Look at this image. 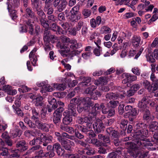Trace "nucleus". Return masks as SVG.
<instances>
[{
	"label": "nucleus",
	"instance_id": "nucleus-49",
	"mask_svg": "<svg viewBox=\"0 0 158 158\" xmlns=\"http://www.w3.org/2000/svg\"><path fill=\"white\" fill-rule=\"evenodd\" d=\"M48 20L47 22L49 23H56L57 21V18L53 15H48L47 17Z\"/></svg>",
	"mask_w": 158,
	"mask_h": 158
},
{
	"label": "nucleus",
	"instance_id": "nucleus-17",
	"mask_svg": "<svg viewBox=\"0 0 158 158\" xmlns=\"http://www.w3.org/2000/svg\"><path fill=\"white\" fill-rule=\"evenodd\" d=\"M82 101V105L85 108V109H87L88 111L89 109H90L91 106H94V102L92 101L91 98L88 97L83 98Z\"/></svg>",
	"mask_w": 158,
	"mask_h": 158
},
{
	"label": "nucleus",
	"instance_id": "nucleus-12",
	"mask_svg": "<svg viewBox=\"0 0 158 158\" xmlns=\"http://www.w3.org/2000/svg\"><path fill=\"white\" fill-rule=\"evenodd\" d=\"M75 127L76 128L75 129L74 136L80 139H83L84 136L83 133L86 134L88 131H85V130H82L79 125H75Z\"/></svg>",
	"mask_w": 158,
	"mask_h": 158
},
{
	"label": "nucleus",
	"instance_id": "nucleus-25",
	"mask_svg": "<svg viewBox=\"0 0 158 158\" xmlns=\"http://www.w3.org/2000/svg\"><path fill=\"white\" fill-rule=\"evenodd\" d=\"M37 51V49L34 48L30 52L29 55V58L31 63L33 66H35L37 60V58L35 55V52Z\"/></svg>",
	"mask_w": 158,
	"mask_h": 158
},
{
	"label": "nucleus",
	"instance_id": "nucleus-15",
	"mask_svg": "<svg viewBox=\"0 0 158 158\" xmlns=\"http://www.w3.org/2000/svg\"><path fill=\"white\" fill-rule=\"evenodd\" d=\"M61 144L69 153H70L73 151V148L75 146L74 142L68 140L63 141Z\"/></svg>",
	"mask_w": 158,
	"mask_h": 158
},
{
	"label": "nucleus",
	"instance_id": "nucleus-31",
	"mask_svg": "<svg viewBox=\"0 0 158 158\" xmlns=\"http://www.w3.org/2000/svg\"><path fill=\"white\" fill-rule=\"evenodd\" d=\"M53 146L48 145L47 147V150L48 152L46 153L45 155L46 156L49 157H53L54 156L55 154L53 152Z\"/></svg>",
	"mask_w": 158,
	"mask_h": 158
},
{
	"label": "nucleus",
	"instance_id": "nucleus-53",
	"mask_svg": "<svg viewBox=\"0 0 158 158\" xmlns=\"http://www.w3.org/2000/svg\"><path fill=\"white\" fill-rule=\"evenodd\" d=\"M9 12L10 15L12 20H14L16 19L18 17V15H17V12L16 10H12Z\"/></svg>",
	"mask_w": 158,
	"mask_h": 158
},
{
	"label": "nucleus",
	"instance_id": "nucleus-40",
	"mask_svg": "<svg viewBox=\"0 0 158 158\" xmlns=\"http://www.w3.org/2000/svg\"><path fill=\"white\" fill-rule=\"evenodd\" d=\"M126 144L127 145L128 148L131 150V151H129L131 152L135 151V149L137 148L136 145L134 143L128 142L126 143Z\"/></svg>",
	"mask_w": 158,
	"mask_h": 158
},
{
	"label": "nucleus",
	"instance_id": "nucleus-4",
	"mask_svg": "<svg viewBox=\"0 0 158 158\" xmlns=\"http://www.w3.org/2000/svg\"><path fill=\"white\" fill-rule=\"evenodd\" d=\"M33 23V20L30 19H28L26 21L25 25H21L19 27V30L20 33L27 32L28 28L29 29L28 33L31 35H34L35 33L34 32Z\"/></svg>",
	"mask_w": 158,
	"mask_h": 158
},
{
	"label": "nucleus",
	"instance_id": "nucleus-56",
	"mask_svg": "<svg viewBox=\"0 0 158 158\" xmlns=\"http://www.w3.org/2000/svg\"><path fill=\"white\" fill-rule=\"evenodd\" d=\"M41 126L42 127L40 128L41 130L46 132H48L49 131V129L50 128V124L43 123Z\"/></svg>",
	"mask_w": 158,
	"mask_h": 158
},
{
	"label": "nucleus",
	"instance_id": "nucleus-6",
	"mask_svg": "<svg viewBox=\"0 0 158 158\" xmlns=\"http://www.w3.org/2000/svg\"><path fill=\"white\" fill-rule=\"evenodd\" d=\"M100 106L102 113L104 114H107L108 117H111L114 115L115 110L110 107L108 103H101Z\"/></svg>",
	"mask_w": 158,
	"mask_h": 158
},
{
	"label": "nucleus",
	"instance_id": "nucleus-59",
	"mask_svg": "<svg viewBox=\"0 0 158 158\" xmlns=\"http://www.w3.org/2000/svg\"><path fill=\"white\" fill-rule=\"evenodd\" d=\"M110 106L114 110L119 104V102L117 101H110L109 103Z\"/></svg>",
	"mask_w": 158,
	"mask_h": 158
},
{
	"label": "nucleus",
	"instance_id": "nucleus-36",
	"mask_svg": "<svg viewBox=\"0 0 158 158\" xmlns=\"http://www.w3.org/2000/svg\"><path fill=\"white\" fill-rule=\"evenodd\" d=\"M87 141L89 143H92L97 146L98 147L102 145V142L101 140L100 141L97 139H87Z\"/></svg>",
	"mask_w": 158,
	"mask_h": 158
},
{
	"label": "nucleus",
	"instance_id": "nucleus-57",
	"mask_svg": "<svg viewBox=\"0 0 158 158\" xmlns=\"http://www.w3.org/2000/svg\"><path fill=\"white\" fill-rule=\"evenodd\" d=\"M10 3L14 8H18L19 6V0H10Z\"/></svg>",
	"mask_w": 158,
	"mask_h": 158
},
{
	"label": "nucleus",
	"instance_id": "nucleus-54",
	"mask_svg": "<svg viewBox=\"0 0 158 158\" xmlns=\"http://www.w3.org/2000/svg\"><path fill=\"white\" fill-rule=\"evenodd\" d=\"M101 29L103 30L101 32V33L102 34L104 33L106 34H109L111 32V29L106 26H103L101 28Z\"/></svg>",
	"mask_w": 158,
	"mask_h": 158
},
{
	"label": "nucleus",
	"instance_id": "nucleus-64",
	"mask_svg": "<svg viewBox=\"0 0 158 158\" xmlns=\"http://www.w3.org/2000/svg\"><path fill=\"white\" fill-rule=\"evenodd\" d=\"M158 19V15L156 13L154 14L151 19L148 22L149 25H151L152 22L155 21Z\"/></svg>",
	"mask_w": 158,
	"mask_h": 158
},
{
	"label": "nucleus",
	"instance_id": "nucleus-24",
	"mask_svg": "<svg viewBox=\"0 0 158 158\" xmlns=\"http://www.w3.org/2000/svg\"><path fill=\"white\" fill-rule=\"evenodd\" d=\"M91 107V108H90V109H89V113L93 114L94 116L96 115L98 112L101 110L100 105L98 103H96L94 106Z\"/></svg>",
	"mask_w": 158,
	"mask_h": 158
},
{
	"label": "nucleus",
	"instance_id": "nucleus-26",
	"mask_svg": "<svg viewBox=\"0 0 158 158\" xmlns=\"http://www.w3.org/2000/svg\"><path fill=\"white\" fill-rule=\"evenodd\" d=\"M11 87L8 85H6L2 87V90L5 91L7 93L10 95H14L17 93L15 89L11 90Z\"/></svg>",
	"mask_w": 158,
	"mask_h": 158
},
{
	"label": "nucleus",
	"instance_id": "nucleus-63",
	"mask_svg": "<svg viewBox=\"0 0 158 158\" xmlns=\"http://www.w3.org/2000/svg\"><path fill=\"white\" fill-rule=\"evenodd\" d=\"M85 25L84 24V22L83 21H80L78 22L77 24L76 25L75 28L77 30V31H79L82 28L83 26Z\"/></svg>",
	"mask_w": 158,
	"mask_h": 158
},
{
	"label": "nucleus",
	"instance_id": "nucleus-29",
	"mask_svg": "<svg viewBox=\"0 0 158 158\" xmlns=\"http://www.w3.org/2000/svg\"><path fill=\"white\" fill-rule=\"evenodd\" d=\"M66 86L67 84L65 83H54L53 84V90L56 89L60 91H63L66 88Z\"/></svg>",
	"mask_w": 158,
	"mask_h": 158
},
{
	"label": "nucleus",
	"instance_id": "nucleus-2",
	"mask_svg": "<svg viewBox=\"0 0 158 158\" xmlns=\"http://www.w3.org/2000/svg\"><path fill=\"white\" fill-rule=\"evenodd\" d=\"M52 137L50 135H44L42 134L40 137L34 138L29 142L30 145L35 144H42L44 146H48V144L52 142Z\"/></svg>",
	"mask_w": 158,
	"mask_h": 158
},
{
	"label": "nucleus",
	"instance_id": "nucleus-14",
	"mask_svg": "<svg viewBox=\"0 0 158 158\" xmlns=\"http://www.w3.org/2000/svg\"><path fill=\"white\" fill-rule=\"evenodd\" d=\"M45 82H37V86L39 87H42L40 90V92L42 93H46L47 92H51L53 90V88L51 86L48 84H46Z\"/></svg>",
	"mask_w": 158,
	"mask_h": 158
},
{
	"label": "nucleus",
	"instance_id": "nucleus-32",
	"mask_svg": "<svg viewBox=\"0 0 158 158\" xmlns=\"http://www.w3.org/2000/svg\"><path fill=\"white\" fill-rule=\"evenodd\" d=\"M33 147L28 150L26 152V154L31 153L32 152H34L35 154L36 152L39 151L41 148V146L40 144H35L34 145H31Z\"/></svg>",
	"mask_w": 158,
	"mask_h": 158
},
{
	"label": "nucleus",
	"instance_id": "nucleus-45",
	"mask_svg": "<svg viewBox=\"0 0 158 158\" xmlns=\"http://www.w3.org/2000/svg\"><path fill=\"white\" fill-rule=\"evenodd\" d=\"M142 83L144 87L146 89H147L149 92H150L151 90H152V87L150 82L147 80L144 79L143 80Z\"/></svg>",
	"mask_w": 158,
	"mask_h": 158
},
{
	"label": "nucleus",
	"instance_id": "nucleus-42",
	"mask_svg": "<svg viewBox=\"0 0 158 158\" xmlns=\"http://www.w3.org/2000/svg\"><path fill=\"white\" fill-rule=\"evenodd\" d=\"M68 4V2H61L60 4L57 6L58 11L60 12H62Z\"/></svg>",
	"mask_w": 158,
	"mask_h": 158
},
{
	"label": "nucleus",
	"instance_id": "nucleus-22",
	"mask_svg": "<svg viewBox=\"0 0 158 158\" xmlns=\"http://www.w3.org/2000/svg\"><path fill=\"white\" fill-rule=\"evenodd\" d=\"M16 147L20 152H22L28 149L27 146L26 145V141L22 140L17 142L16 144Z\"/></svg>",
	"mask_w": 158,
	"mask_h": 158
},
{
	"label": "nucleus",
	"instance_id": "nucleus-23",
	"mask_svg": "<svg viewBox=\"0 0 158 158\" xmlns=\"http://www.w3.org/2000/svg\"><path fill=\"white\" fill-rule=\"evenodd\" d=\"M141 102H142L143 105L145 104L144 106L145 105L146 108H147V104H149V105L152 107L155 106V102L149 99L147 96H144L141 100L139 102V103Z\"/></svg>",
	"mask_w": 158,
	"mask_h": 158
},
{
	"label": "nucleus",
	"instance_id": "nucleus-19",
	"mask_svg": "<svg viewBox=\"0 0 158 158\" xmlns=\"http://www.w3.org/2000/svg\"><path fill=\"white\" fill-rule=\"evenodd\" d=\"M54 134L56 139L60 142L61 143L63 141L65 140V139L66 138L69 137V134L65 132H56Z\"/></svg>",
	"mask_w": 158,
	"mask_h": 158
},
{
	"label": "nucleus",
	"instance_id": "nucleus-51",
	"mask_svg": "<svg viewBox=\"0 0 158 158\" xmlns=\"http://www.w3.org/2000/svg\"><path fill=\"white\" fill-rule=\"evenodd\" d=\"M152 54V52L150 51L148 55L146 56L148 61L151 63H153L155 62V60L153 58Z\"/></svg>",
	"mask_w": 158,
	"mask_h": 158
},
{
	"label": "nucleus",
	"instance_id": "nucleus-16",
	"mask_svg": "<svg viewBox=\"0 0 158 158\" xmlns=\"http://www.w3.org/2000/svg\"><path fill=\"white\" fill-rule=\"evenodd\" d=\"M49 105H48L46 107L47 110L49 112H51L53 110H56L57 108V104L56 99L54 98L48 100Z\"/></svg>",
	"mask_w": 158,
	"mask_h": 158
},
{
	"label": "nucleus",
	"instance_id": "nucleus-46",
	"mask_svg": "<svg viewBox=\"0 0 158 158\" xmlns=\"http://www.w3.org/2000/svg\"><path fill=\"white\" fill-rule=\"evenodd\" d=\"M158 125V122L156 121L151 122L149 125V129L150 131L153 132L156 131L157 125Z\"/></svg>",
	"mask_w": 158,
	"mask_h": 158
},
{
	"label": "nucleus",
	"instance_id": "nucleus-28",
	"mask_svg": "<svg viewBox=\"0 0 158 158\" xmlns=\"http://www.w3.org/2000/svg\"><path fill=\"white\" fill-rule=\"evenodd\" d=\"M68 108L69 111L74 116H76L77 115V114L76 111V106L74 103H72L70 101V104L68 105Z\"/></svg>",
	"mask_w": 158,
	"mask_h": 158
},
{
	"label": "nucleus",
	"instance_id": "nucleus-10",
	"mask_svg": "<svg viewBox=\"0 0 158 158\" xmlns=\"http://www.w3.org/2000/svg\"><path fill=\"white\" fill-rule=\"evenodd\" d=\"M62 109L58 110H56L53 114V121L54 123L56 125H59L61 122L63 111Z\"/></svg>",
	"mask_w": 158,
	"mask_h": 158
},
{
	"label": "nucleus",
	"instance_id": "nucleus-9",
	"mask_svg": "<svg viewBox=\"0 0 158 158\" xmlns=\"http://www.w3.org/2000/svg\"><path fill=\"white\" fill-rule=\"evenodd\" d=\"M84 124L83 125H80L82 130H86L88 131L92 129V119L91 117H85L84 118Z\"/></svg>",
	"mask_w": 158,
	"mask_h": 158
},
{
	"label": "nucleus",
	"instance_id": "nucleus-38",
	"mask_svg": "<svg viewBox=\"0 0 158 158\" xmlns=\"http://www.w3.org/2000/svg\"><path fill=\"white\" fill-rule=\"evenodd\" d=\"M82 77L81 79L83 85L88 86L91 84V78L90 77Z\"/></svg>",
	"mask_w": 158,
	"mask_h": 158
},
{
	"label": "nucleus",
	"instance_id": "nucleus-44",
	"mask_svg": "<svg viewBox=\"0 0 158 158\" xmlns=\"http://www.w3.org/2000/svg\"><path fill=\"white\" fill-rule=\"evenodd\" d=\"M124 74L125 73H124ZM125 76L127 81L129 82L134 81L137 79V76L135 75H131L130 73H126Z\"/></svg>",
	"mask_w": 158,
	"mask_h": 158
},
{
	"label": "nucleus",
	"instance_id": "nucleus-7",
	"mask_svg": "<svg viewBox=\"0 0 158 158\" xmlns=\"http://www.w3.org/2000/svg\"><path fill=\"white\" fill-rule=\"evenodd\" d=\"M43 40L45 43H54L56 40V37L54 35H52L49 30H44L43 34Z\"/></svg>",
	"mask_w": 158,
	"mask_h": 158
},
{
	"label": "nucleus",
	"instance_id": "nucleus-13",
	"mask_svg": "<svg viewBox=\"0 0 158 158\" xmlns=\"http://www.w3.org/2000/svg\"><path fill=\"white\" fill-rule=\"evenodd\" d=\"M125 92L124 90H122L121 94L114 93L113 92H110L106 94L105 97L106 98L108 99L115 100L117 99L119 97L121 98L124 97L125 96Z\"/></svg>",
	"mask_w": 158,
	"mask_h": 158
},
{
	"label": "nucleus",
	"instance_id": "nucleus-47",
	"mask_svg": "<svg viewBox=\"0 0 158 158\" xmlns=\"http://www.w3.org/2000/svg\"><path fill=\"white\" fill-rule=\"evenodd\" d=\"M93 92L92 95V99L94 100H97L98 97H100L102 95V92L98 90H96Z\"/></svg>",
	"mask_w": 158,
	"mask_h": 158
},
{
	"label": "nucleus",
	"instance_id": "nucleus-60",
	"mask_svg": "<svg viewBox=\"0 0 158 158\" xmlns=\"http://www.w3.org/2000/svg\"><path fill=\"white\" fill-rule=\"evenodd\" d=\"M45 154L46 153H44L43 152V151L42 150L40 149L39 151L36 152L35 154L36 155L35 156H37L39 157V158H42V157H48L46 156Z\"/></svg>",
	"mask_w": 158,
	"mask_h": 158
},
{
	"label": "nucleus",
	"instance_id": "nucleus-27",
	"mask_svg": "<svg viewBox=\"0 0 158 158\" xmlns=\"http://www.w3.org/2000/svg\"><path fill=\"white\" fill-rule=\"evenodd\" d=\"M22 134V131L19 128H16L11 131L10 137L12 138H15L17 136L20 137Z\"/></svg>",
	"mask_w": 158,
	"mask_h": 158
},
{
	"label": "nucleus",
	"instance_id": "nucleus-8",
	"mask_svg": "<svg viewBox=\"0 0 158 158\" xmlns=\"http://www.w3.org/2000/svg\"><path fill=\"white\" fill-rule=\"evenodd\" d=\"M95 132L99 133L103 131L105 127L103 121L100 119H97L92 125Z\"/></svg>",
	"mask_w": 158,
	"mask_h": 158
},
{
	"label": "nucleus",
	"instance_id": "nucleus-58",
	"mask_svg": "<svg viewBox=\"0 0 158 158\" xmlns=\"http://www.w3.org/2000/svg\"><path fill=\"white\" fill-rule=\"evenodd\" d=\"M88 33V29L86 25L83 26L81 30V33L82 35L84 37H85Z\"/></svg>",
	"mask_w": 158,
	"mask_h": 158
},
{
	"label": "nucleus",
	"instance_id": "nucleus-61",
	"mask_svg": "<svg viewBox=\"0 0 158 158\" xmlns=\"http://www.w3.org/2000/svg\"><path fill=\"white\" fill-rule=\"evenodd\" d=\"M3 140V142L4 143V146L6 147V145L8 146L11 147L13 145V142L12 140L10 137L6 139H4Z\"/></svg>",
	"mask_w": 158,
	"mask_h": 158
},
{
	"label": "nucleus",
	"instance_id": "nucleus-11",
	"mask_svg": "<svg viewBox=\"0 0 158 158\" xmlns=\"http://www.w3.org/2000/svg\"><path fill=\"white\" fill-rule=\"evenodd\" d=\"M63 115L64 117L62 119V122L64 125H68L72 124L73 121V115L70 114V111L68 110L64 111L63 113Z\"/></svg>",
	"mask_w": 158,
	"mask_h": 158
},
{
	"label": "nucleus",
	"instance_id": "nucleus-21",
	"mask_svg": "<svg viewBox=\"0 0 158 158\" xmlns=\"http://www.w3.org/2000/svg\"><path fill=\"white\" fill-rule=\"evenodd\" d=\"M82 46V44L81 43H77V40H71L68 44L69 49L73 51L81 48Z\"/></svg>",
	"mask_w": 158,
	"mask_h": 158
},
{
	"label": "nucleus",
	"instance_id": "nucleus-39",
	"mask_svg": "<svg viewBox=\"0 0 158 158\" xmlns=\"http://www.w3.org/2000/svg\"><path fill=\"white\" fill-rule=\"evenodd\" d=\"M35 9L36 10V13L40 20L46 18V15L42 10L38 9V8Z\"/></svg>",
	"mask_w": 158,
	"mask_h": 158
},
{
	"label": "nucleus",
	"instance_id": "nucleus-62",
	"mask_svg": "<svg viewBox=\"0 0 158 158\" xmlns=\"http://www.w3.org/2000/svg\"><path fill=\"white\" fill-rule=\"evenodd\" d=\"M140 108L139 109L137 108H132L130 114L136 117L138 114Z\"/></svg>",
	"mask_w": 158,
	"mask_h": 158
},
{
	"label": "nucleus",
	"instance_id": "nucleus-5",
	"mask_svg": "<svg viewBox=\"0 0 158 158\" xmlns=\"http://www.w3.org/2000/svg\"><path fill=\"white\" fill-rule=\"evenodd\" d=\"M144 104L143 105L142 102L139 103L138 107L140 108V111L143 114V119L148 122L152 119L151 113L149 110L146 108Z\"/></svg>",
	"mask_w": 158,
	"mask_h": 158
},
{
	"label": "nucleus",
	"instance_id": "nucleus-30",
	"mask_svg": "<svg viewBox=\"0 0 158 158\" xmlns=\"http://www.w3.org/2000/svg\"><path fill=\"white\" fill-rule=\"evenodd\" d=\"M32 116L31 119L33 120L38 119L40 117V114L39 111L37 110L35 108L32 109Z\"/></svg>",
	"mask_w": 158,
	"mask_h": 158
},
{
	"label": "nucleus",
	"instance_id": "nucleus-48",
	"mask_svg": "<svg viewBox=\"0 0 158 158\" xmlns=\"http://www.w3.org/2000/svg\"><path fill=\"white\" fill-rule=\"evenodd\" d=\"M96 88V87L94 85H92L90 86L87 88L85 90V92L87 94H89L91 95L93 94V92L94 91Z\"/></svg>",
	"mask_w": 158,
	"mask_h": 158
},
{
	"label": "nucleus",
	"instance_id": "nucleus-18",
	"mask_svg": "<svg viewBox=\"0 0 158 158\" xmlns=\"http://www.w3.org/2000/svg\"><path fill=\"white\" fill-rule=\"evenodd\" d=\"M50 29L52 31L55 32L56 34L57 35L63 34L62 29L60 26H58L56 23L50 24Z\"/></svg>",
	"mask_w": 158,
	"mask_h": 158
},
{
	"label": "nucleus",
	"instance_id": "nucleus-41",
	"mask_svg": "<svg viewBox=\"0 0 158 158\" xmlns=\"http://www.w3.org/2000/svg\"><path fill=\"white\" fill-rule=\"evenodd\" d=\"M128 121L124 119L121 120L120 123V127L122 130H127V127Z\"/></svg>",
	"mask_w": 158,
	"mask_h": 158
},
{
	"label": "nucleus",
	"instance_id": "nucleus-55",
	"mask_svg": "<svg viewBox=\"0 0 158 158\" xmlns=\"http://www.w3.org/2000/svg\"><path fill=\"white\" fill-rule=\"evenodd\" d=\"M81 18V15L71 14L69 17L70 19L73 22H77Z\"/></svg>",
	"mask_w": 158,
	"mask_h": 158
},
{
	"label": "nucleus",
	"instance_id": "nucleus-37",
	"mask_svg": "<svg viewBox=\"0 0 158 158\" xmlns=\"http://www.w3.org/2000/svg\"><path fill=\"white\" fill-rule=\"evenodd\" d=\"M20 152L17 149L12 150L11 154L9 156L11 158H20Z\"/></svg>",
	"mask_w": 158,
	"mask_h": 158
},
{
	"label": "nucleus",
	"instance_id": "nucleus-34",
	"mask_svg": "<svg viewBox=\"0 0 158 158\" xmlns=\"http://www.w3.org/2000/svg\"><path fill=\"white\" fill-rule=\"evenodd\" d=\"M82 51V50H80L79 51L76 50H74V51H73L71 52V53H69V52H68L66 55H67L62 56L64 57H67L70 59H72L73 57L79 54Z\"/></svg>",
	"mask_w": 158,
	"mask_h": 158
},
{
	"label": "nucleus",
	"instance_id": "nucleus-43",
	"mask_svg": "<svg viewBox=\"0 0 158 158\" xmlns=\"http://www.w3.org/2000/svg\"><path fill=\"white\" fill-rule=\"evenodd\" d=\"M46 19V18L40 19V22L42 26L44 28V30H46V29L49 30L50 29V26Z\"/></svg>",
	"mask_w": 158,
	"mask_h": 158
},
{
	"label": "nucleus",
	"instance_id": "nucleus-1",
	"mask_svg": "<svg viewBox=\"0 0 158 158\" xmlns=\"http://www.w3.org/2000/svg\"><path fill=\"white\" fill-rule=\"evenodd\" d=\"M148 127L146 124L142 122L136 123L135 127L138 130L132 134L131 136L136 140V142L137 145L142 147L152 146L153 145L151 143L150 139L147 138L149 136Z\"/></svg>",
	"mask_w": 158,
	"mask_h": 158
},
{
	"label": "nucleus",
	"instance_id": "nucleus-33",
	"mask_svg": "<svg viewBox=\"0 0 158 158\" xmlns=\"http://www.w3.org/2000/svg\"><path fill=\"white\" fill-rule=\"evenodd\" d=\"M141 40V38L140 36L134 35L132 39V43L133 45L135 47H137L139 46V44Z\"/></svg>",
	"mask_w": 158,
	"mask_h": 158
},
{
	"label": "nucleus",
	"instance_id": "nucleus-35",
	"mask_svg": "<svg viewBox=\"0 0 158 158\" xmlns=\"http://www.w3.org/2000/svg\"><path fill=\"white\" fill-rule=\"evenodd\" d=\"M83 99V97H77L71 99L70 102L72 103L75 104L76 106V105L77 106L82 105Z\"/></svg>",
	"mask_w": 158,
	"mask_h": 158
},
{
	"label": "nucleus",
	"instance_id": "nucleus-52",
	"mask_svg": "<svg viewBox=\"0 0 158 158\" xmlns=\"http://www.w3.org/2000/svg\"><path fill=\"white\" fill-rule=\"evenodd\" d=\"M56 103L57 104V108L56 110H58L59 109H61V110L62 109V111H63L64 110V103L63 102H62L61 101H57L56 100Z\"/></svg>",
	"mask_w": 158,
	"mask_h": 158
},
{
	"label": "nucleus",
	"instance_id": "nucleus-50",
	"mask_svg": "<svg viewBox=\"0 0 158 158\" xmlns=\"http://www.w3.org/2000/svg\"><path fill=\"white\" fill-rule=\"evenodd\" d=\"M152 87V90L150 92H154L158 89V80L152 81V83L151 84Z\"/></svg>",
	"mask_w": 158,
	"mask_h": 158
},
{
	"label": "nucleus",
	"instance_id": "nucleus-3",
	"mask_svg": "<svg viewBox=\"0 0 158 158\" xmlns=\"http://www.w3.org/2000/svg\"><path fill=\"white\" fill-rule=\"evenodd\" d=\"M70 39L65 36L61 37V39L57 42L56 46L61 50L60 53L62 56L67 55V53L70 52V49L68 47Z\"/></svg>",
	"mask_w": 158,
	"mask_h": 158
},
{
	"label": "nucleus",
	"instance_id": "nucleus-20",
	"mask_svg": "<svg viewBox=\"0 0 158 158\" xmlns=\"http://www.w3.org/2000/svg\"><path fill=\"white\" fill-rule=\"evenodd\" d=\"M26 17L27 18H30L34 20L37 19V18L36 17L35 13L32 11V8L30 7L26 8L25 10Z\"/></svg>",
	"mask_w": 158,
	"mask_h": 158
}]
</instances>
